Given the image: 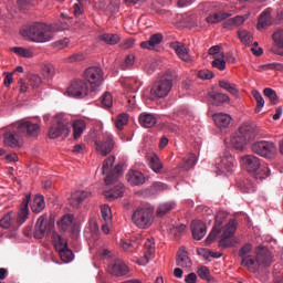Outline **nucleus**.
Here are the masks:
<instances>
[{
  "instance_id": "1",
  "label": "nucleus",
  "mask_w": 283,
  "mask_h": 283,
  "mask_svg": "<svg viewBox=\"0 0 283 283\" xmlns=\"http://www.w3.org/2000/svg\"><path fill=\"white\" fill-rule=\"evenodd\" d=\"M20 34L31 42L46 43L54 39L52 27L46 23L34 22L20 30Z\"/></svg>"
},
{
  "instance_id": "2",
  "label": "nucleus",
  "mask_w": 283,
  "mask_h": 283,
  "mask_svg": "<svg viewBox=\"0 0 283 283\" xmlns=\"http://www.w3.org/2000/svg\"><path fill=\"white\" fill-rule=\"evenodd\" d=\"M261 136V129L255 125L244 124L239 128L237 136L231 138V145L235 150H244L248 143L259 138Z\"/></svg>"
},
{
  "instance_id": "3",
  "label": "nucleus",
  "mask_w": 283,
  "mask_h": 283,
  "mask_svg": "<svg viewBox=\"0 0 283 283\" xmlns=\"http://www.w3.org/2000/svg\"><path fill=\"white\" fill-rule=\"evenodd\" d=\"M176 80V73L172 71H166L153 87H150V99H160L169 95L172 90L174 81Z\"/></svg>"
},
{
  "instance_id": "4",
  "label": "nucleus",
  "mask_w": 283,
  "mask_h": 283,
  "mask_svg": "<svg viewBox=\"0 0 283 283\" xmlns=\"http://www.w3.org/2000/svg\"><path fill=\"white\" fill-rule=\"evenodd\" d=\"M132 222L140 230H147L154 224V209L142 207L135 210Z\"/></svg>"
},
{
  "instance_id": "5",
  "label": "nucleus",
  "mask_w": 283,
  "mask_h": 283,
  "mask_svg": "<svg viewBox=\"0 0 283 283\" xmlns=\"http://www.w3.org/2000/svg\"><path fill=\"white\" fill-rule=\"evenodd\" d=\"M212 213H213V211L209 210L208 217L206 218V220H208V222H212V220H214V226H213L211 232L209 233V235L205 240L206 245H210L216 241L218 235H220V233L222 232V224H223L224 220H227V218H228V214L223 211H219L216 216Z\"/></svg>"
},
{
  "instance_id": "6",
  "label": "nucleus",
  "mask_w": 283,
  "mask_h": 283,
  "mask_svg": "<svg viewBox=\"0 0 283 283\" xmlns=\"http://www.w3.org/2000/svg\"><path fill=\"white\" fill-rule=\"evenodd\" d=\"M238 229V222L234 219H230L224 226L223 232L219 240V248L228 249L233 248L238 244V239L234 237Z\"/></svg>"
},
{
  "instance_id": "7",
  "label": "nucleus",
  "mask_w": 283,
  "mask_h": 283,
  "mask_svg": "<svg viewBox=\"0 0 283 283\" xmlns=\"http://www.w3.org/2000/svg\"><path fill=\"white\" fill-rule=\"evenodd\" d=\"M55 120L56 123L53 124L49 130V137L51 139H55L60 136L67 137L71 132L72 124L62 115H57Z\"/></svg>"
},
{
  "instance_id": "8",
  "label": "nucleus",
  "mask_w": 283,
  "mask_h": 283,
  "mask_svg": "<svg viewBox=\"0 0 283 283\" xmlns=\"http://www.w3.org/2000/svg\"><path fill=\"white\" fill-rule=\"evenodd\" d=\"M251 150L263 158L271 159L276 155L277 147L273 142L260 140L252 144Z\"/></svg>"
},
{
  "instance_id": "9",
  "label": "nucleus",
  "mask_w": 283,
  "mask_h": 283,
  "mask_svg": "<svg viewBox=\"0 0 283 283\" xmlns=\"http://www.w3.org/2000/svg\"><path fill=\"white\" fill-rule=\"evenodd\" d=\"M84 78L91 85V92H96L104 82V73L99 66H90L84 73Z\"/></svg>"
},
{
  "instance_id": "10",
  "label": "nucleus",
  "mask_w": 283,
  "mask_h": 283,
  "mask_svg": "<svg viewBox=\"0 0 283 283\" xmlns=\"http://www.w3.org/2000/svg\"><path fill=\"white\" fill-rule=\"evenodd\" d=\"M114 163H115V157L111 156L104 161V165H103V168H102V174L103 175L108 172L107 177L105 178V182L107 185L114 182L118 178V176L123 172V166L122 165H117L114 169L111 170Z\"/></svg>"
},
{
  "instance_id": "11",
  "label": "nucleus",
  "mask_w": 283,
  "mask_h": 283,
  "mask_svg": "<svg viewBox=\"0 0 283 283\" xmlns=\"http://www.w3.org/2000/svg\"><path fill=\"white\" fill-rule=\"evenodd\" d=\"M67 95L73 98H84L88 95V85L84 80H74L66 91Z\"/></svg>"
},
{
  "instance_id": "12",
  "label": "nucleus",
  "mask_w": 283,
  "mask_h": 283,
  "mask_svg": "<svg viewBox=\"0 0 283 283\" xmlns=\"http://www.w3.org/2000/svg\"><path fill=\"white\" fill-rule=\"evenodd\" d=\"M15 129L22 137H36L40 133V126L30 120H22L15 124Z\"/></svg>"
},
{
  "instance_id": "13",
  "label": "nucleus",
  "mask_w": 283,
  "mask_h": 283,
  "mask_svg": "<svg viewBox=\"0 0 283 283\" xmlns=\"http://www.w3.org/2000/svg\"><path fill=\"white\" fill-rule=\"evenodd\" d=\"M46 216L39 217L35 226H34V232L33 238L36 240H42L46 233L51 232L54 224L53 222L45 221Z\"/></svg>"
},
{
  "instance_id": "14",
  "label": "nucleus",
  "mask_w": 283,
  "mask_h": 283,
  "mask_svg": "<svg viewBox=\"0 0 283 283\" xmlns=\"http://www.w3.org/2000/svg\"><path fill=\"white\" fill-rule=\"evenodd\" d=\"M21 134L17 130V124L7 128L4 133V145L11 148L21 147Z\"/></svg>"
},
{
  "instance_id": "15",
  "label": "nucleus",
  "mask_w": 283,
  "mask_h": 283,
  "mask_svg": "<svg viewBox=\"0 0 283 283\" xmlns=\"http://www.w3.org/2000/svg\"><path fill=\"white\" fill-rule=\"evenodd\" d=\"M235 159L231 154L224 153L216 159V167L220 172H232L235 166Z\"/></svg>"
},
{
  "instance_id": "16",
  "label": "nucleus",
  "mask_w": 283,
  "mask_h": 283,
  "mask_svg": "<svg viewBox=\"0 0 283 283\" xmlns=\"http://www.w3.org/2000/svg\"><path fill=\"white\" fill-rule=\"evenodd\" d=\"M95 145H96V150L101 155L107 156L114 149V146H115L114 137L109 133H105L103 134V140L95 142Z\"/></svg>"
},
{
  "instance_id": "17",
  "label": "nucleus",
  "mask_w": 283,
  "mask_h": 283,
  "mask_svg": "<svg viewBox=\"0 0 283 283\" xmlns=\"http://www.w3.org/2000/svg\"><path fill=\"white\" fill-rule=\"evenodd\" d=\"M259 268H270L273 264V254L268 248L259 247L255 250Z\"/></svg>"
},
{
  "instance_id": "18",
  "label": "nucleus",
  "mask_w": 283,
  "mask_h": 283,
  "mask_svg": "<svg viewBox=\"0 0 283 283\" xmlns=\"http://www.w3.org/2000/svg\"><path fill=\"white\" fill-rule=\"evenodd\" d=\"M170 49L175 51L177 56L187 63L192 62L191 55H189V48L181 42L175 41L170 43Z\"/></svg>"
},
{
  "instance_id": "19",
  "label": "nucleus",
  "mask_w": 283,
  "mask_h": 283,
  "mask_svg": "<svg viewBox=\"0 0 283 283\" xmlns=\"http://www.w3.org/2000/svg\"><path fill=\"white\" fill-rule=\"evenodd\" d=\"M191 234L193 240L201 241L207 235L206 223L200 220H193L191 222Z\"/></svg>"
},
{
  "instance_id": "20",
  "label": "nucleus",
  "mask_w": 283,
  "mask_h": 283,
  "mask_svg": "<svg viewBox=\"0 0 283 283\" xmlns=\"http://www.w3.org/2000/svg\"><path fill=\"white\" fill-rule=\"evenodd\" d=\"M108 270L109 273L116 277L126 276L129 273V268L122 260H115V262L109 265Z\"/></svg>"
},
{
  "instance_id": "21",
  "label": "nucleus",
  "mask_w": 283,
  "mask_h": 283,
  "mask_svg": "<svg viewBox=\"0 0 283 283\" xmlns=\"http://www.w3.org/2000/svg\"><path fill=\"white\" fill-rule=\"evenodd\" d=\"M176 265L179 268L190 269L192 266V261L188 255L185 247L179 248L176 255Z\"/></svg>"
},
{
  "instance_id": "22",
  "label": "nucleus",
  "mask_w": 283,
  "mask_h": 283,
  "mask_svg": "<svg viewBox=\"0 0 283 283\" xmlns=\"http://www.w3.org/2000/svg\"><path fill=\"white\" fill-rule=\"evenodd\" d=\"M272 40L274 41L275 45L271 48V52L283 56V29L276 30L272 34Z\"/></svg>"
},
{
  "instance_id": "23",
  "label": "nucleus",
  "mask_w": 283,
  "mask_h": 283,
  "mask_svg": "<svg viewBox=\"0 0 283 283\" xmlns=\"http://www.w3.org/2000/svg\"><path fill=\"white\" fill-rule=\"evenodd\" d=\"M243 165L245 166V169L249 172H256L260 167H261V160L260 158L253 156V155H248L241 158Z\"/></svg>"
},
{
  "instance_id": "24",
  "label": "nucleus",
  "mask_w": 283,
  "mask_h": 283,
  "mask_svg": "<svg viewBox=\"0 0 283 283\" xmlns=\"http://www.w3.org/2000/svg\"><path fill=\"white\" fill-rule=\"evenodd\" d=\"M31 195L28 193L24 199L22 200V203L20 205V211L18 213L17 222L19 227L25 222L29 216V202H30Z\"/></svg>"
},
{
  "instance_id": "25",
  "label": "nucleus",
  "mask_w": 283,
  "mask_h": 283,
  "mask_svg": "<svg viewBox=\"0 0 283 283\" xmlns=\"http://www.w3.org/2000/svg\"><path fill=\"white\" fill-rule=\"evenodd\" d=\"M273 25V19L271 15V9H265L261 12L258 19V30H266Z\"/></svg>"
},
{
  "instance_id": "26",
  "label": "nucleus",
  "mask_w": 283,
  "mask_h": 283,
  "mask_svg": "<svg viewBox=\"0 0 283 283\" xmlns=\"http://www.w3.org/2000/svg\"><path fill=\"white\" fill-rule=\"evenodd\" d=\"M212 119L216 126L219 127L220 129L228 128L232 123V117L223 113L213 114Z\"/></svg>"
},
{
  "instance_id": "27",
  "label": "nucleus",
  "mask_w": 283,
  "mask_h": 283,
  "mask_svg": "<svg viewBox=\"0 0 283 283\" xmlns=\"http://www.w3.org/2000/svg\"><path fill=\"white\" fill-rule=\"evenodd\" d=\"M144 249L146 251L144 252V259L139 261L140 265H146L148 262L154 258L155 254V243L153 239H147L146 243H144Z\"/></svg>"
},
{
  "instance_id": "28",
  "label": "nucleus",
  "mask_w": 283,
  "mask_h": 283,
  "mask_svg": "<svg viewBox=\"0 0 283 283\" xmlns=\"http://www.w3.org/2000/svg\"><path fill=\"white\" fill-rule=\"evenodd\" d=\"M124 191V185L122 182H118L112 189L104 191V196L112 202L113 200L123 197Z\"/></svg>"
},
{
  "instance_id": "29",
  "label": "nucleus",
  "mask_w": 283,
  "mask_h": 283,
  "mask_svg": "<svg viewBox=\"0 0 283 283\" xmlns=\"http://www.w3.org/2000/svg\"><path fill=\"white\" fill-rule=\"evenodd\" d=\"M241 265L247 268L249 272L256 273L260 270L258 259L253 255L241 259Z\"/></svg>"
},
{
  "instance_id": "30",
  "label": "nucleus",
  "mask_w": 283,
  "mask_h": 283,
  "mask_svg": "<svg viewBox=\"0 0 283 283\" xmlns=\"http://www.w3.org/2000/svg\"><path fill=\"white\" fill-rule=\"evenodd\" d=\"M127 180L132 186H140L146 182L145 176L138 170H130L127 174Z\"/></svg>"
},
{
  "instance_id": "31",
  "label": "nucleus",
  "mask_w": 283,
  "mask_h": 283,
  "mask_svg": "<svg viewBox=\"0 0 283 283\" xmlns=\"http://www.w3.org/2000/svg\"><path fill=\"white\" fill-rule=\"evenodd\" d=\"M90 196H91V192L88 191H81V190L75 191L70 199V205H72V207H75L77 209L80 205H82V202H84V200Z\"/></svg>"
},
{
  "instance_id": "32",
  "label": "nucleus",
  "mask_w": 283,
  "mask_h": 283,
  "mask_svg": "<svg viewBox=\"0 0 283 283\" xmlns=\"http://www.w3.org/2000/svg\"><path fill=\"white\" fill-rule=\"evenodd\" d=\"M164 35L161 33H155L150 35V39L148 41H143L140 43L142 49H148L151 50L156 45L160 44L163 42Z\"/></svg>"
},
{
  "instance_id": "33",
  "label": "nucleus",
  "mask_w": 283,
  "mask_h": 283,
  "mask_svg": "<svg viewBox=\"0 0 283 283\" xmlns=\"http://www.w3.org/2000/svg\"><path fill=\"white\" fill-rule=\"evenodd\" d=\"M158 119L154 114L142 113L139 123L144 128H151L157 124Z\"/></svg>"
},
{
  "instance_id": "34",
  "label": "nucleus",
  "mask_w": 283,
  "mask_h": 283,
  "mask_svg": "<svg viewBox=\"0 0 283 283\" xmlns=\"http://www.w3.org/2000/svg\"><path fill=\"white\" fill-rule=\"evenodd\" d=\"M208 95H209L211 104L214 106H219V105L230 102V97L223 93L211 92Z\"/></svg>"
},
{
  "instance_id": "35",
  "label": "nucleus",
  "mask_w": 283,
  "mask_h": 283,
  "mask_svg": "<svg viewBox=\"0 0 283 283\" xmlns=\"http://www.w3.org/2000/svg\"><path fill=\"white\" fill-rule=\"evenodd\" d=\"M230 17H231V13L221 11V12H217L213 14H209L206 18V21H207V23L217 24V23H220V22L229 19Z\"/></svg>"
},
{
  "instance_id": "36",
  "label": "nucleus",
  "mask_w": 283,
  "mask_h": 283,
  "mask_svg": "<svg viewBox=\"0 0 283 283\" xmlns=\"http://www.w3.org/2000/svg\"><path fill=\"white\" fill-rule=\"evenodd\" d=\"M52 242L57 252L69 248L67 240L65 238H63L62 235H60L57 232L52 233Z\"/></svg>"
},
{
  "instance_id": "37",
  "label": "nucleus",
  "mask_w": 283,
  "mask_h": 283,
  "mask_svg": "<svg viewBox=\"0 0 283 283\" xmlns=\"http://www.w3.org/2000/svg\"><path fill=\"white\" fill-rule=\"evenodd\" d=\"M30 207L33 213H41V211L45 209L44 197L42 195H36L33 201L31 202Z\"/></svg>"
},
{
  "instance_id": "38",
  "label": "nucleus",
  "mask_w": 283,
  "mask_h": 283,
  "mask_svg": "<svg viewBox=\"0 0 283 283\" xmlns=\"http://www.w3.org/2000/svg\"><path fill=\"white\" fill-rule=\"evenodd\" d=\"M247 19L244 15H235L223 22V28H238L245 23Z\"/></svg>"
},
{
  "instance_id": "39",
  "label": "nucleus",
  "mask_w": 283,
  "mask_h": 283,
  "mask_svg": "<svg viewBox=\"0 0 283 283\" xmlns=\"http://www.w3.org/2000/svg\"><path fill=\"white\" fill-rule=\"evenodd\" d=\"M148 166H150L153 171L157 174H160L164 168V165L157 155H150V157H148Z\"/></svg>"
},
{
  "instance_id": "40",
  "label": "nucleus",
  "mask_w": 283,
  "mask_h": 283,
  "mask_svg": "<svg viewBox=\"0 0 283 283\" xmlns=\"http://www.w3.org/2000/svg\"><path fill=\"white\" fill-rule=\"evenodd\" d=\"M196 164H197V156L195 154H189L179 164V168H182L184 170H189L193 168Z\"/></svg>"
},
{
  "instance_id": "41",
  "label": "nucleus",
  "mask_w": 283,
  "mask_h": 283,
  "mask_svg": "<svg viewBox=\"0 0 283 283\" xmlns=\"http://www.w3.org/2000/svg\"><path fill=\"white\" fill-rule=\"evenodd\" d=\"M172 209H176L175 202H164L159 205V207H157V218H164V216H167Z\"/></svg>"
},
{
  "instance_id": "42",
  "label": "nucleus",
  "mask_w": 283,
  "mask_h": 283,
  "mask_svg": "<svg viewBox=\"0 0 283 283\" xmlns=\"http://www.w3.org/2000/svg\"><path fill=\"white\" fill-rule=\"evenodd\" d=\"M101 40L108 45H115L119 43L120 36L117 33H104L101 35Z\"/></svg>"
},
{
  "instance_id": "43",
  "label": "nucleus",
  "mask_w": 283,
  "mask_h": 283,
  "mask_svg": "<svg viewBox=\"0 0 283 283\" xmlns=\"http://www.w3.org/2000/svg\"><path fill=\"white\" fill-rule=\"evenodd\" d=\"M238 36L242 44L244 45H251L253 43V35L248 30H239Z\"/></svg>"
},
{
  "instance_id": "44",
  "label": "nucleus",
  "mask_w": 283,
  "mask_h": 283,
  "mask_svg": "<svg viewBox=\"0 0 283 283\" xmlns=\"http://www.w3.org/2000/svg\"><path fill=\"white\" fill-rule=\"evenodd\" d=\"M74 217L72 214H65L57 221V224L62 231H67L70 226L73 224Z\"/></svg>"
},
{
  "instance_id": "45",
  "label": "nucleus",
  "mask_w": 283,
  "mask_h": 283,
  "mask_svg": "<svg viewBox=\"0 0 283 283\" xmlns=\"http://www.w3.org/2000/svg\"><path fill=\"white\" fill-rule=\"evenodd\" d=\"M219 87L223 88L224 91L229 92L232 95L239 94V90L237 85L229 83L227 80H220Z\"/></svg>"
},
{
  "instance_id": "46",
  "label": "nucleus",
  "mask_w": 283,
  "mask_h": 283,
  "mask_svg": "<svg viewBox=\"0 0 283 283\" xmlns=\"http://www.w3.org/2000/svg\"><path fill=\"white\" fill-rule=\"evenodd\" d=\"M224 56V53H220L219 57H214L211 62L212 67L218 69L219 71H224L227 69Z\"/></svg>"
},
{
  "instance_id": "47",
  "label": "nucleus",
  "mask_w": 283,
  "mask_h": 283,
  "mask_svg": "<svg viewBox=\"0 0 283 283\" xmlns=\"http://www.w3.org/2000/svg\"><path fill=\"white\" fill-rule=\"evenodd\" d=\"M11 52H13L14 54L22 56L24 59H30L33 56L32 51L29 49H25L23 46H12Z\"/></svg>"
},
{
  "instance_id": "48",
  "label": "nucleus",
  "mask_w": 283,
  "mask_h": 283,
  "mask_svg": "<svg viewBox=\"0 0 283 283\" xmlns=\"http://www.w3.org/2000/svg\"><path fill=\"white\" fill-rule=\"evenodd\" d=\"M238 187L243 191V192H254L255 191V186L250 179H244L243 181H240L238 184Z\"/></svg>"
},
{
  "instance_id": "49",
  "label": "nucleus",
  "mask_w": 283,
  "mask_h": 283,
  "mask_svg": "<svg viewBox=\"0 0 283 283\" xmlns=\"http://www.w3.org/2000/svg\"><path fill=\"white\" fill-rule=\"evenodd\" d=\"M252 95L256 102L255 113H260L263 109V107L265 106V101H264L262 94L258 91H253Z\"/></svg>"
},
{
  "instance_id": "50",
  "label": "nucleus",
  "mask_w": 283,
  "mask_h": 283,
  "mask_svg": "<svg viewBox=\"0 0 283 283\" xmlns=\"http://www.w3.org/2000/svg\"><path fill=\"white\" fill-rule=\"evenodd\" d=\"M186 224L172 226L170 234L174 235V239L178 240L186 232Z\"/></svg>"
},
{
  "instance_id": "51",
  "label": "nucleus",
  "mask_w": 283,
  "mask_h": 283,
  "mask_svg": "<svg viewBox=\"0 0 283 283\" xmlns=\"http://www.w3.org/2000/svg\"><path fill=\"white\" fill-rule=\"evenodd\" d=\"M72 126L74 130V138L77 139L83 134L86 124L84 120H76Z\"/></svg>"
},
{
  "instance_id": "52",
  "label": "nucleus",
  "mask_w": 283,
  "mask_h": 283,
  "mask_svg": "<svg viewBox=\"0 0 283 283\" xmlns=\"http://www.w3.org/2000/svg\"><path fill=\"white\" fill-rule=\"evenodd\" d=\"M60 258L64 263H70L73 260V251L66 247L65 249H62L59 251Z\"/></svg>"
},
{
  "instance_id": "53",
  "label": "nucleus",
  "mask_w": 283,
  "mask_h": 283,
  "mask_svg": "<svg viewBox=\"0 0 283 283\" xmlns=\"http://www.w3.org/2000/svg\"><path fill=\"white\" fill-rule=\"evenodd\" d=\"M263 95L269 98V101L273 104L276 105L279 103V96L277 93L272 90V88H264Z\"/></svg>"
},
{
  "instance_id": "54",
  "label": "nucleus",
  "mask_w": 283,
  "mask_h": 283,
  "mask_svg": "<svg viewBox=\"0 0 283 283\" xmlns=\"http://www.w3.org/2000/svg\"><path fill=\"white\" fill-rule=\"evenodd\" d=\"M198 276L207 282H211V274L208 266H200L197 271Z\"/></svg>"
},
{
  "instance_id": "55",
  "label": "nucleus",
  "mask_w": 283,
  "mask_h": 283,
  "mask_svg": "<svg viewBox=\"0 0 283 283\" xmlns=\"http://www.w3.org/2000/svg\"><path fill=\"white\" fill-rule=\"evenodd\" d=\"M253 251V245L251 243H245L242 248L239 250V258L241 260L251 256L250 253Z\"/></svg>"
},
{
  "instance_id": "56",
  "label": "nucleus",
  "mask_w": 283,
  "mask_h": 283,
  "mask_svg": "<svg viewBox=\"0 0 283 283\" xmlns=\"http://www.w3.org/2000/svg\"><path fill=\"white\" fill-rule=\"evenodd\" d=\"M102 218L104 220V222H107V224H111L112 222V210L109 208V206L104 205L102 206Z\"/></svg>"
},
{
  "instance_id": "57",
  "label": "nucleus",
  "mask_w": 283,
  "mask_h": 283,
  "mask_svg": "<svg viewBox=\"0 0 283 283\" xmlns=\"http://www.w3.org/2000/svg\"><path fill=\"white\" fill-rule=\"evenodd\" d=\"M271 175V169L268 167H263L260 172L254 175V178L256 180H263L265 178H268Z\"/></svg>"
},
{
  "instance_id": "58",
  "label": "nucleus",
  "mask_w": 283,
  "mask_h": 283,
  "mask_svg": "<svg viewBox=\"0 0 283 283\" xmlns=\"http://www.w3.org/2000/svg\"><path fill=\"white\" fill-rule=\"evenodd\" d=\"M122 248L124 251L134 252L138 248V243L137 242L132 243V242H126L122 240Z\"/></svg>"
},
{
  "instance_id": "59",
  "label": "nucleus",
  "mask_w": 283,
  "mask_h": 283,
  "mask_svg": "<svg viewBox=\"0 0 283 283\" xmlns=\"http://www.w3.org/2000/svg\"><path fill=\"white\" fill-rule=\"evenodd\" d=\"M128 124V116L126 114H122L118 116L116 120V127L122 130L125 125Z\"/></svg>"
},
{
  "instance_id": "60",
  "label": "nucleus",
  "mask_w": 283,
  "mask_h": 283,
  "mask_svg": "<svg viewBox=\"0 0 283 283\" xmlns=\"http://www.w3.org/2000/svg\"><path fill=\"white\" fill-rule=\"evenodd\" d=\"M42 83V80L39 75H30L29 85L33 88H38Z\"/></svg>"
},
{
  "instance_id": "61",
  "label": "nucleus",
  "mask_w": 283,
  "mask_h": 283,
  "mask_svg": "<svg viewBox=\"0 0 283 283\" xmlns=\"http://www.w3.org/2000/svg\"><path fill=\"white\" fill-rule=\"evenodd\" d=\"M135 64V55L130 53L127 55L124 64H122V70L126 71L128 67L133 66Z\"/></svg>"
},
{
  "instance_id": "62",
  "label": "nucleus",
  "mask_w": 283,
  "mask_h": 283,
  "mask_svg": "<svg viewBox=\"0 0 283 283\" xmlns=\"http://www.w3.org/2000/svg\"><path fill=\"white\" fill-rule=\"evenodd\" d=\"M198 77L202 80H211L214 77V73L212 71L203 70V71H198Z\"/></svg>"
},
{
  "instance_id": "63",
  "label": "nucleus",
  "mask_w": 283,
  "mask_h": 283,
  "mask_svg": "<svg viewBox=\"0 0 283 283\" xmlns=\"http://www.w3.org/2000/svg\"><path fill=\"white\" fill-rule=\"evenodd\" d=\"M84 60L83 53H74L73 55H70L67 59H65L69 63H76Z\"/></svg>"
},
{
  "instance_id": "64",
  "label": "nucleus",
  "mask_w": 283,
  "mask_h": 283,
  "mask_svg": "<svg viewBox=\"0 0 283 283\" xmlns=\"http://www.w3.org/2000/svg\"><path fill=\"white\" fill-rule=\"evenodd\" d=\"M102 104L106 107H111L113 105V96L111 93H105L102 97Z\"/></svg>"
}]
</instances>
